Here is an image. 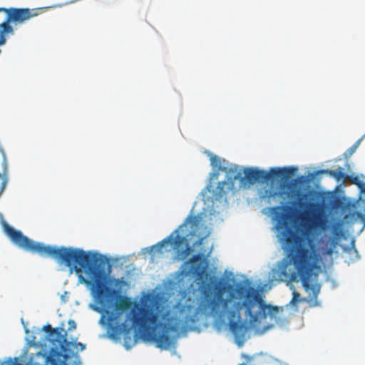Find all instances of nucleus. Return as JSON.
Listing matches in <instances>:
<instances>
[{"label": "nucleus", "instance_id": "f03ea898", "mask_svg": "<svg viewBox=\"0 0 365 365\" xmlns=\"http://www.w3.org/2000/svg\"><path fill=\"white\" fill-rule=\"evenodd\" d=\"M1 225L5 234L21 249L43 257H51L77 272L83 271L87 277L86 284L91 286L96 302L101 306V309L97 307L96 310L109 314L113 308L124 312L130 307L131 301L125 297L115 302V291L106 286V269L110 266L101 255L78 248L46 245L29 239L4 220Z\"/></svg>", "mask_w": 365, "mask_h": 365}, {"label": "nucleus", "instance_id": "0eeeda50", "mask_svg": "<svg viewBox=\"0 0 365 365\" xmlns=\"http://www.w3.org/2000/svg\"><path fill=\"white\" fill-rule=\"evenodd\" d=\"M43 12L42 8L34 9L10 8L9 16L6 20L0 24V29L7 34H13L14 29L10 23H23L31 17L36 16Z\"/></svg>", "mask_w": 365, "mask_h": 365}, {"label": "nucleus", "instance_id": "6ab92c4d", "mask_svg": "<svg viewBox=\"0 0 365 365\" xmlns=\"http://www.w3.org/2000/svg\"><path fill=\"white\" fill-rule=\"evenodd\" d=\"M327 253L328 255H331L332 254V250H331V249H329V250H327Z\"/></svg>", "mask_w": 365, "mask_h": 365}, {"label": "nucleus", "instance_id": "20e7f679", "mask_svg": "<svg viewBox=\"0 0 365 365\" xmlns=\"http://www.w3.org/2000/svg\"><path fill=\"white\" fill-rule=\"evenodd\" d=\"M208 155L211 165L217 170L210 174V182L203 190V195L212 202H226L228 195H233L236 192L235 180L240 177L237 166H222L220 158L211 153H208Z\"/></svg>", "mask_w": 365, "mask_h": 365}, {"label": "nucleus", "instance_id": "dca6fc26", "mask_svg": "<svg viewBox=\"0 0 365 365\" xmlns=\"http://www.w3.org/2000/svg\"><path fill=\"white\" fill-rule=\"evenodd\" d=\"M307 181V178L304 175H302V176H299L298 178H297V182L299 183H304Z\"/></svg>", "mask_w": 365, "mask_h": 365}, {"label": "nucleus", "instance_id": "39448f33", "mask_svg": "<svg viewBox=\"0 0 365 365\" xmlns=\"http://www.w3.org/2000/svg\"><path fill=\"white\" fill-rule=\"evenodd\" d=\"M297 169L294 167L272 168L267 172L256 168H245L242 171L237 167V173L240 177L236 178L240 182L242 187L254 185L257 182H269L275 179L287 180L290 175H294Z\"/></svg>", "mask_w": 365, "mask_h": 365}, {"label": "nucleus", "instance_id": "412c9836", "mask_svg": "<svg viewBox=\"0 0 365 365\" xmlns=\"http://www.w3.org/2000/svg\"><path fill=\"white\" fill-rule=\"evenodd\" d=\"M103 320V317H101V322H102Z\"/></svg>", "mask_w": 365, "mask_h": 365}, {"label": "nucleus", "instance_id": "4468645a", "mask_svg": "<svg viewBox=\"0 0 365 365\" xmlns=\"http://www.w3.org/2000/svg\"><path fill=\"white\" fill-rule=\"evenodd\" d=\"M188 220L192 227H196L198 224V220L196 216L189 217Z\"/></svg>", "mask_w": 365, "mask_h": 365}, {"label": "nucleus", "instance_id": "f257e3e1", "mask_svg": "<svg viewBox=\"0 0 365 365\" xmlns=\"http://www.w3.org/2000/svg\"><path fill=\"white\" fill-rule=\"evenodd\" d=\"M231 288L223 278L211 277L201 289L197 307L178 302L172 309H168L156 297L149 295L142 301L140 306L134 307L125 322L111 327L110 336L116 339L123 334L127 344L132 340L134 328L143 337L155 342L158 347L167 349L172 343L170 332L192 328L202 315L221 319L227 314L230 329L238 339H243L247 331V327L240 321L242 309L253 328H259L267 317L274 324L279 323L283 309L267 304L260 293L252 287H237V292L243 301L235 303L234 309L230 311L232 295L225 298L224 294Z\"/></svg>", "mask_w": 365, "mask_h": 365}, {"label": "nucleus", "instance_id": "2eb2a0df", "mask_svg": "<svg viewBox=\"0 0 365 365\" xmlns=\"http://www.w3.org/2000/svg\"><path fill=\"white\" fill-rule=\"evenodd\" d=\"M68 325H69L68 330L75 329L76 327V324L73 320H69Z\"/></svg>", "mask_w": 365, "mask_h": 365}, {"label": "nucleus", "instance_id": "1a4fd4ad", "mask_svg": "<svg viewBox=\"0 0 365 365\" xmlns=\"http://www.w3.org/2000/svg\"><path fill=\"white\" fill-rule=\"evenodd\" d=\"M192 264V271L198 278L202 279L206 274L207 262L202 254L193 255L189 260Z\"/></svg>", "mask_w": 365, "mask_h": 365}, {"label": "nucleus", "instance_id": "a211bd4d", "mask_svg": "<svg viewBox=\"0 0 365 365\" xmlns=\"http://www.w3.org/2000/svg\"><path fill=\"white\" fill-rule=\"evenodd\" d=\"M272 327H273V324L267 325V326L264 327V330L266 331V330L272 328Z\"/></svg>", "mask_w": 365, "mask_h": 365}, {"label": "nucleus", "instance_id": "9b49d317", "mask_svg": "<svg viewBox=\"0 0 365 365\" xmlns=\"http://www.w3.org/2000/svg\"><path fill=\"white\" fill-rule=\"evenodd\" d=\"M343 168H339L337 170L324 169L318 171L319 173H327L330 176L336 179L337 181H339L341 179H346L348 175L343 173Z\"/></svg>", "mask_w": 365, "mask_h": 365}, {"label": "nucleus", "instance_id": "423d86ee", "mask_svg": "<svg viewBox=\"0 0 365 365\" xmlns=\"http://www.w3.org/2000/svg\"><path fill=\"white\" fill-rule=\"evenodd\" d=\"M187 227L186 223L181 225L175 230L168 237L163 239L155 245L153 246L152 250L154 252L163 253V248L165 245L170 244L173 249L178 252V257L183 260L187 257L190 252V248L188 245L185 235H181L179 232H183L184 227Z\"/></svg>", "mask_w": 365, "mask_h": 365}, {"label": "nucleus", "instance_id": "aec40b11", "mask_svg": "<svg viewBox=\"0 0 365 365\" xmlns=\"http://www.w3.org/2000/svg\"><path fill=\"white\" fill-rule=\"evenodd\" d=\"M113 320V315L110 314L108 317V322H111Z\"/></svg>", "mask_w": 365, "mask_h": 365}, {"label": "nucleus", "instance_id": "ddd939ff", "mask_svg": "<svg viewBox=\"0 0 365 365\" xmlns=\"http://www.w3.org/2000/svg\"><path fill=\"white\" fill-rule=\"evenodd\" d=\"M362 140V138L361 139H359L349 149V153L351 155L353 154L356 150L357 149V148L359 147V145H360L361 143V141Z\"/></svg>", "mask_w": 365, "mask_h": 365}, {"label": "nucleus", "instance_id": "6e6552de", "mask_svg": "<svg viewBox=\"0 0 365 365\" xmlns=\"http://www.w3.org/2000/svg\"><path fill=\"white\" fill-rule=\"evenodd\" d=\"M297 274L294 272L289 274L287 264H282L278 268L272 269L269 281L272 282L284 281L294 282L297 280Z\"/></svg>", "mask_w": 365, "mask_h": 365}, {"label": "nucleus", "instance_id": "4be33fe9", "mask_svg": "<svg viewBox=\"0 0 365 365\" xmlns=\"http://www.w3.org/2000/svg\"><path fill=\"white\" fill-rule=\"evenodd\" d=\"M240 365H246V364H245V363H242V364H240Z\"/></svg>", "mask_w": 365, "mask_h": 365}, {"label": "nucleus", "instance_id": "f3484780", "mask_svg": "<svg viewBox=\"0 0 365 365\" xmlns=\"http://www.w3.org/2000/svg\"><path fill=\"white\" fill-rule=\"evenodd\" d=\"M0 12H4L7 14V16H9V14L10 12V8L7 9V8H4V7H0Z\"/></svg>", "mask_w": 365, "mask_h": 365}, {"label": "nucleus", "instance_id": "9d476101", "mask_svg": "<svg viewBox=\"0 0 365 365\" xmlns=\"http://www.w3.org/2000/svg\"><path fill=\"white\" fill-rule=\"evenodd\" d=\"M2 155H3V161H2V166H3V172L2 173H0V196L4 191V189L6 186V184L8 182V165H7V161L6 158V155L3 150H1Z\"/></svg>", "mask_w": 365, "mask_h": 365}, {"label": "nucleus", "instance_id": "7ed1b4c3", "mask_svg": "<svg viewBox=\"0 0 365 365\" xmlns=\"http://www.w3.org/2000/svg\"><path fill=\"white\" fill-rule=\"evenodd\" d=\"M297 205L304 210L299 213L297 218L302 235L297 234L292 228L289 213V207H274L272 209V213L277 221L276 228L279 232V238L291 251L292 260L299 275L303 287L307 292L312 293L309 299H301L300 294L294 291L291 303L296 304L300 301L310 303L314 301L313 306H317L319 305L317 297L321 285L317 282L312 283L317 276L314 273V269L317 267L316 256L312 250L303 245L304 241L303 237H309L314 232L322 228L325 222L319 214L322 209L320 203L305 202L309 196L308 192H297Z\"/></svg>", "mask_w": 365, "mask_h": 365}, {"label": "nucleus", "instance_id": "f8f14e48", "mask_svg": "<svg viewBox=\"0 0 365 365\" xmlns=\"http://www.w3.org/2000/svg\"><path fill=\"white\" fill-rule=\"evenodd\" d=\"M71 344L68 346V349L70 351L71 354H74V355H76L78 356V355L77 354H74L71 349H70V346H73L74 349H77L78 351H83L86 348V345L83 344H81L80 342H70Z\"/></svg>", "mask_w": 365, "mask_h": 365}]
</instances>
